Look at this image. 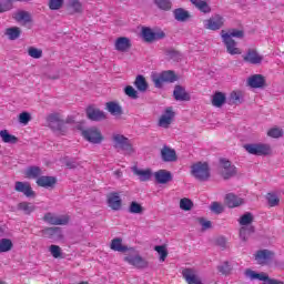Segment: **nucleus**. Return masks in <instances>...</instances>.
<instances>
[{"label":"nucleus","mask_w":284,"mask_h":284,"mask_svg":"<svg viewBox=\"0 0 284 284\" xmlns=\"http://www.w3.org/2000/svg\"><path fill=\"white\" fill-rule=\"evenodd\" d=\"M225 101H226L225 93L221 91H216L212 98V105H214V108H223V105H225Z\"/></svg>","instance_id":"obj_32"},{"label":"nucleus","mask_w":284,"mask_h":284,"mask_svg":"<svg viewBox=\"0 0 284 284\" xmlns=\"http://www.w3.org/2000/svg\"><path fill=\"white\" fill-rule=\"evenodd\" d=\"M111 250H113V252H128V246L123 245V240L116 237L113 239L111 241V245H110Z\"/></svg>","instance_id":"obj_37"},{"label":"nucleus","mask_w":284,"mask_h":284,"mask_svg":"<svg viewBox=\"0 0 284 284\" xmlns=\"http://www.w3.org/2000/svg\"><path fill=\"white\" fill-rule=\"evenodd\" d=\"M18 210L24 212V214H31L32 212H34V210H37V206H34V204L30 202H20L18 204Z\"/></svg>","instance_id":"obj_42"},{"label":"nucleus","mask_w":284,"mask_h":284,"mask_svg":"<svg viewBox=\"0 0 284 284\" xmlns=\"http://www.w3.org/2000/svg\"><path fill=\"white\" fill-rule=\"evenodd\" d=\"M42 234L45 239H54V236L61 239V227H47L42 231Z\"/></svg>","instance_id":"obj_35"},{"label":"nucleus","mask_w":284,"mask_h":284,"mask_svg":"<svg viewBox=\"0 0 284 284\" xmlns=\"http://www.w3.org/2000/svg\"><path fill=\"white\" fill-rule=\"evenodd\" d=\"M42 174L41 168L39 166H29L26 172V179H39Z\"/></svg>","instance_id":"obj_36"},{"label":"nucleus","mask_w":284,"mask_h":284,"mask_svg":"<svg viewBox=\"0 0 284 284\" xmlns=\"http://www.w3.org/2000/svg\"><path fill=\"white\" fill-rule=\"evenodd\" d=\"M243 203H245V200H243L242 197L237 196L234 193H227L224 197V204L230 209L241 207Z\"/></svg>","instance_id":"obj_19"},{"label":"nucleus","mask_w":284,"mask_h":284,"mask_svg":"<svg viewBox=\"0 0 284 284\" xmlns=\"http://www.w3.org/2000/svg\"><path fill=\"white\" fill-rule=\"evenodd\" d=\"M124 94L129 97V99H139V91L132 85H126L124 88Z\"/></svg>","instance_id":"obj_50"},{"label":"nucleus","mask_w":284,"mask_h":284,"mask_svg":"<svg viewBox=\"0 0 284 284\" xmlns=\"http://www.w3.org/2000/svg\"><path fill=\"white\" fill-rule=\"evenodd\" d=\"M43 221L49 223V225H68L70 223V215H57L49 212L44 214Z\"/></svg>","instance_id":"obj_7"},{"label":"nucleus","mask_w":284,"mask_h":284,"mask_svg":"<svg viewBox=\"0 0 284 284\" xmlns=\"http://www.w3.org/2000/svg\"><path fill=\"white\" fill-rule=\"evenodd\" d=\"M60 122H61V116L59 115V113H51L47 116V123L49 128H52L54 123H60Z\"/></svg>","instance_id":"obj_55"},{"label":"nucleus","mask_w":284,"mask_h":284,"mask_svg":"<svg viewBox=\"0 0 284 284\" xmlns=\"http://www.w3.org/2000/svg\"><path fill=\"white\" fill-rule=\"evenodd\" d=\"M241 99H243V93H241V91L231 92L230 100L232 103H241Z\"/></svg>","instance_id":"obj_59"},{"label":"nucleus","mask_w":284,"mask_h":284,"mask_svg":"<svg viewBox=\"0 0 284 284\" xmlns=\"http://www.w3.org/2000/svg\"><path fill=\"white\" fill-rule=\"evenodd\" d=\"M49 252L53 256V258H61V246L52 244L49 247Z\"/></svg>","instance_id":"obj_57"},{"label":"nucleus","mask_w":284,"mask_h":284,"mask_svg":"<svg viewBox=\"0 0 284 284\" xmlns=\"http://www.w3.org/2000/svg\"><path fill=\"white\" fill-rule=\"evenodd\" d=\"M142 38L146 43H152L159 39H165V32L161 31L155 33L152 29L145 27L142 29Z\"/></svg>","instance_id":"obj_15"},{"label":"nucleus","mask_w":284,"mask_h":284,"mask_svg":"<svg viewBox=\"0 0 284 284\" xmlns=\"http://www.w3.org/2000/svg\"><path fill=\"white\" fill-rule=\"evenodd\" d=\"M266 200H267L270 207H276V205H278V203H281V199H278V195L274 194V193H267Z\"/></svg>","instance_id":"obj_49"},{"label":"nucleus","mask_w":284,"mask_h":284,"mask_svg":"<svg viewBox=\"0 0 284 284\" xmlns=\"http://www.w3.org/2000/svg\"><path fill=\"white\" fill-rule=\"evenodd\" d=\"M191 3L200 10V12H203L204 14H210L212 12V7L207 3V0H190Z\"/></svg>","instance_id":"obj_29"},{"label":"nucleus","mask_w":284,"mask_h":284,"mask_svg":"<svg viewBox=\"0 0 284 284\" xmlns=\"http://www.w3.org/2000/svg\"><path fill=\"white\" fill-rule=\"evenodd\" d=\"M247 85L253 89H262L265 87V78L263 74H253L247 79Z\"/></svg>","instance_id":"obj_22"},{"label":"nucleus","mask_w":284,"mask_h":284,"mask_svg":"<svg viewBox=\"0 0 284 284\" xmlns=\"http://www.w3.org/2000/svg\"><path fill=\"white\" fill-rule=\"evenodd\" d=\"M267 136L271 139H281V136H283V129L272 128L267 131Z\"/></svg>","instance_id":"obj_53"},{"label":"nucleus","mask_w":284,"mask_h":284,"mask_svg":"<svg viewBox=\"0 0 284 284\" xmlns=\"http://www.w3.org/2000/svg\"><path fill=\"white\" fill-rule=\"evenodd\" d=\"M87 116L90 121H103V119H105V113L94 106H89L87 109Z\"/></svg>","instance_id":"obj_27"},{"label":"nucleus","mask_w":284,"mask_h":284,"mask_svg":"<svg viewBox=\"0 0 284 284\" xmlns=\"http://www.w3.org/2000/svg\"><path fill=\"white\" fill-rule=\"evenodd\" d=\"M12 247H14L12 240L6 237L0 239V254L11 252Z\"/></svg>","instance_id":"obj_39"},{"label":"nucleus","mask_w":284,"mask_h":284,"mask_svg":"<svg viewBox=\"0 0 284 284\" xmlns=\"http://www.w3.org/2000/svg\"><path fill=\"white\" fill-rule=\"evenodd\" d=\"M106 110L113 114V116H121V114H123V110L121 109V106L119 104H116L115 102H108L106 103Z\"/></svg>","instance_id":"obj_41"},{"label":"nucleus","mask_w":284,"mask_h":284,"mask_svg":"<svg viewBox=\"0 0 284 284\" xmlns=\"http://www.w3.org/2000/svg\"><path fill=\"white\" fill-rule=\"evenodd\" d=\"M256 232V229L253 226H241L240 229V239L242 241H247L252 234Z\"/></svg>","instance_id":"obj_38"},{"label":"nucleus","mask_w":284,"mask_h":284,"mask_svg":"<svg viewBox=\"0 0 284 284\" xmlns=\"http://www.w3.org/2000/svg\"><path fill=\"white\" fill-rule=\"evenodd\" d=\"M254 258L257 265H270V263H272V258H274V252L270 250H260L254 254Z\"/></svg>","instance_id":"obj_10"},{"label":"nucleus","mask_w":284,"mask_h":284,"mask_svg":"<svg viewBox=\"0 0 284 284\" xmlns=\"http://www.w3.org/2000/svg\"><path fill=\"white\" fill-rule=\"evenodd\" d=\"M118 179H121V176H123V172H121L120 170L114 171L113 173Z\"/></svg>","instance_id":"obj_63"},{"label":"nucleus","mask_w":284,"mask_h":284,"mask_svg":"<svg viewBox=\"0 0 284 284\" xmlns=\"http://www.w3.org/2000/svg\"><path fill=\"white\" fill-rule=\"evenodd\" d=\"M108 206L115 212H119L123 205V200H121V195L119 192H111L106 196Z\"/></svg>","instance_id":"obj_13"},{"label":"nucleus","mask_w":284,"mask_h":284,"mask_svg":"<svg viewBox=\"0 0 284 284\" xmlns=\"http://www.w3.org/2000/svg\"><path fill=\"white\" fill-rule=\"evenodd\" d=\"M133 85H135L138 92H148V80L143 75H136Z\"/></svg>","instance_id":"obj_31"},{"label":"nucleus","mask_w":284,"mask_h":284,"mask_svg":"<svg viewBox=\"0 0 284 284\" xmlns=\"http://www.w3.org/2000/svg\"><path fill=\"white\" fill-rule=\"evenodd\" d=\"M180 207L184 212H190V210H192V207H194V203L192 202V200H190L187 197H183L180 200Z\"/></svg>","instance_id":"obj_47"},{"label":"nucleus","mask_w":284,"mask_h":284,"mask_svg":"<svg viewBox=\"0 0 284 284\" xmlns=\"http://www.w3.org/2000/svg\"><path fill=\"white\" fill-rule=\"evenodd\" d=\"M133 174L139 178V181L145 183L152 180V169H139L136 166L133 168Z\"/></svg>","instance_id":"obj_25"},{"label":"nucleus","mask_w":284,"mask_h":284,"mask_svg":"<svg viewBox=\"0 0 284 284\" xmlns=\"http://www.w3.org/2000/svg\"><path fill=\"white\" fill-rule=\"evenodd\" d=\"M154 251L158 252L160 261L163 263L168 258V247L165 245H156Z\"/></svg>","instance_id":"obj_48"},{"label":"nucleus","mask_w":284,"mask_h":284,"mask_svg":"<svg viewBox=\"0 0 284 284\" xmlns=\"http://www.w3.org/2000/svg\"><path fill=\"white\" fill-rule=\"evenodd\" d=\"M0 284H7L6 282H3V281H0Z\"/></svg>","instance_id":"obj_64"},{"label":"nucleus","mask_w":284,"mask_h":284,"mask_svg":"<svg viewBox=\"0 0 284 284\" xmlns=\"http://www.w3.org/2000/svg\"><path fill=\"white\" fill-rule=\"evenodd\" d=\"M114 48L118 52H128L132 48V42L130 38L120 37L115 40Z\"/></svg>","instance_id":"obj_23"},{"label":"nucleus","mask_w":284,"mask_h":284,"mask_svg":"<svg viewBox=\"0 0 284 284\" xmlns=\"http://www.w3.org/2000/svg\"><path fill=\"white\" fill-rule=\"evenodd\" d=\"M6 34L11 41H14L21 37V29L18 27L8 28Z\"/></svg>","instance_id":"obj_43"},{"label":"nucleus","mask_w":284,"mask_h":284,"mask_svg":"<svg viewBox=\"0 0 284 284\" xmlns=\"http://www.w3.org/2000/svg\"><path fill=\"white\" fill-rule=\"evenodd\" d=\"M14 190L16 192H20L21 194L27 196V199H34V196H37V193L34 192V190H32V185L30 184V182L18 181L14 184Z\"/></svg>","instance_id":"obj_12"},{"label":"nucleus","mask_w":284,"mask_h":284,"mask_svg":"<svg viewBox=\"0 0 284 284\" xmlns=\"http://www.w3.org/2000/svg\"><path fill=\"white\" fill-rule=\"evenodd\" d=\"M14 19L18 23H21L24 28L30 30L32 28V16L28 11H19L14 14Z\"/></svg>","instance_id":"obj_18"},{"label":"nucleus","mask_w":284,"mask_h":284,"mask_svg":"<svg viewBox=\"0 0 284 284\" xmlns=\"http://www.w3.org/2000/svg\"><path fill=\"white\" fill-rule=\"evenodd\" d=\"M220 163H221L220 174L225 181L236 175V166L232 165V163L229 160L222 159L220 160Z\"/></svg>","instance_id":"obj_11"},{"label":"nucleus","mask_w":284,"mask_h":284,"mask_svg":"<svg viewBox=\"0 0 284 284\" xmlns=\"http://www.w3.org/2000/svg\"><path fill=\"white\" fill-rule=\"evenodd\" d=\"M32 116H30V113L22 112L19 114V123H22L23 125H28L30 123Z\"/></svg>","instance_id":"obj_61"},{"label":"nucleus","mask_w":284,"mask_h":284,"mask_svg":"<svg viewBox=\"0 0 284 284\" xmlns=\"http://www.w3.org/2000/svg\"><path fill=\"white\" fill-rule=\"evenodd\" d=\"M28 54L31 59H41V57H43V50L36 47H29Z\"/></svg>","instance_id":"obj_46"},{"label":"nucleus","mask_w":284,"mask_h":284,"mask_svg":"<svg viewBox=\"0 0 284 284\" xmlns=\"http://www.w3.org/2000/svg\"><path fill=\"white\" fill-rule=\"evenodd\" d=\"M161 74H162V79L164 80L165 83H174V81H176V79H179L176 77V73H174V71H172V70L163 71Z\"/></svg>","instance_id":"obj_45"},{"label":"nucleus","mask_w":284,"mask_h":284,"mask_svg":"<svg viewBox=\"0 0 284 284\" xmlns=\"http://www.w3.org/2000/svg\"><path fill=\"white\" fill-rule=\"evenodd\" d=\"M152 81L155 85V88H163V83H165V80L163 79L162 73L160 75H152Z\"/></svg>","instance_id":"obj_60"},{"label":"nucleus","mask_w":284,"mask_h":284,"mask_svg":"<svg viewBox=\"0 0 284 284\" xmlns=\"http://www.w3.org/2000/svg\"><path fill=\"white\" fill-rule=\"evenodd\" d=\"M153 176L159 185H168V183H170L173 179L172 172L165 169L156 171L155 173H153Z\"/></svg>","instance_id":"obj_16"},{"label":"nucleus","mask_w":284,"mask_h":284,"mask_svg":"<svg viewBox=\"0 0 284 284\" xmlns=\"http://www.w3.org/2000/svg\"><path fill=\"white\" fill-rule=\"evenodd\" d=\"M191 174L196 181H210V165L207 162H196L191 165Z\"/></svg>","instance_id":"obj_1"},{"label":"nucleus","mask_w":284,"mask_h":284,"mask_svg":"<svg viewBox=\"0 0 284 284\" xmlns=\"http://www.w3.org/2000/svg\"><path fill=\"white\" fill-rule=\"evenodd\" d=\"M173 17L175 21H179L180 23H185L190 21V19H192V13L183 8H178L173 10Z\"/></svg>","instance_id":"obj_24"},{"label":"nucleus","mask_w":284,"mask_h":284,"mask_svg":"<svg viewBox=\"0 0 284 284\" xmlns=\"http://www.w3.org/2000/svg\"><path fill=\"white\" fill-rule=\"evenodd\" d=\"M182 276L187 284H203L201 277L196 275V271H194V268H184L182 271Z\"/></svg>","instance_id":"obj_21"},{"label":"nucleus","mask_w":284,"mask_h":284,"mask_svg":"<svg viewBox=\"0 0 284 284\" xmlns=\"http://www.w3.org/2000/svg\"><path fill=\"white\" fill-rule=\"evenodd\" d=\"M210 210L213 212V214H223L225 206H223L220 202H212Z\"/></svg>","instance_id":"obj_51"},{"label":"nucleus","mask_w":284,"mask_h":284,"mask_svg":"<svg viewBox=\"0 0 284 284\" xmlns=\"http://www.w3.org/2000/svg\"><path fill=\"white\" fill-rule=\"evenodd\" d=\"M129 212L130 214H143V206L138 202H131Z\"/></svg>","instance_id":"obj_52"},{"label":"nucleus","mask_w":284,"mask_h":284,"mask_svg":"<svg viewBox=\"0 0 284 284\" xmlns=\"http://www.w3.org/2000/svg\"><path fill=\"white\" fill-rule=\"evenodd\" d=\"M161 159L164 161V163H174L175 161H179V156L176 155V151L168 145H164L161 149Z\"/></svg>","instance_id":"obj_17"},{"label":"nucleus","mask_w":284,"mask_h":284,"mask_svg":"<svg viewBox=\"0 0 284 284\" xmlns=\"http://www.w3.org/2000/svg\"><path fill=\"white\" fill-rule=\"evenodd\" d=\"M65 0H49V10H61Z\"/></svg>","instance_id":"obj_56"},{"label":"nucleus","mask_w":284,"mask_h":284,"mask_svg":"<svg viewBox=\"0 0 284 284\" xmlns=\"http://www.w3.org/2000/svg\"><path fill=\"white\" fill-rule=\"evenodd\" d=\"M221 37H230V39H243V37H245V32L239 29H230L227 32L225 30H222Z\"/></svg>","instance_id":"obj_33"},{"label":"nucleus","mask_w":284,"mask_h":284,"mask_svg":"<svg viewBox=\"0 0 284 284\" xmlns=\"http://www.w3.org/2000/svg\"><path fill=\"white\" fill-rule=\"evenodd\" d=\"M36 183L39 187L52 189L57 185V178L42 175L37 179Z\"/></svg>","instance_id":"obj_26"},{"label":"nucleus","mask_w":284,"mask_h":284,"mask_svg":"<svg viewBox=\"0 0 284 284\" xmlns=\"http://www.w3.org/2000/svg\"><path fill=\"white\" fill-rule=\"evenodd\" d=\"M244 150H246L248 154H253V156H268V154H272V146L265 143L245 144Z\"/></svg>","instance_id":"obj_3"},{"label":"nucleus","mask_w":284,"mask_h":284,"mask_svg":"<svg viewBox=\"0 0 284 284\" xmlns=\"http://www.w3.org/2000/svg\"><path fill=\"white\" fill-rule=\"evenodd\" d=\"M174 116H176L174 109L172 106L166 108L159 119V128H164L165 130H168V128L172 125Z\"/></svg>","instance_id":"obj_8"},{"label":"nucleus","mask_w":284,"mask_h":284,"mask_svg":"<svg viewBox=\"0 0 284 284\" xmlns=\"http://www.w3.org/2000/svg\"><path fill=\"white\" fill-rule=\"evenodd\" d=\"M67 10L69 14H81L83 12V4L79 0H69Z\"/></svg>","instance_id":"obj_28"},{"label":"nucleus","mask_w":284,"mask_h":284,"mask_svg":"<svg viewBox=\"0 0 284 284\" xmlns=\"http://www.w3.org/2000/svg\"><path fill=\"white\" fill-rule=\"evenodd\" d=\"M173 97L175 101H190V94H187V92H185V88L181 85H175Z\"/></svg>","instance_id":"obj_30"},{"label":"nucleus","mask_w":284,"mask_h":284,"mask_svg":"<svg viewBox=\"0 0 284 284\" xmlns=\"http://www.w3.org/2000/svg\"><path fill=\"white\" fill-rule=\"evenodd\" d=\"M0 138L3 143H11V144L19 143V138H17L13 134H10V132H8V130H1Z\"/></svg>","instance_id":"obj_34"},{"label":"nucleus","mask_w":284,"mask_h":284,"mask_svg":"<svg viewBox=\"0 0 284 284\" xmlns=\"http://www.w3.org/2000/svg\"><path fill=\"white\" fill-rule=\"evenodd\" d=\"M223 26H225V18L219 13L213 14L211 18L204 21L205 30L216 31L221 30Z\"/></svg>","instance_id":"obj_6"},{"label":"nucleus","mask_w":284,"mask_h":284,"mask_svg":"<svg viewBox=\"0 0 284 284\" xmlns=\"http://www.w3.org/2000/svg\"><path fill=\"white\" fill-rule=\"evenodd\" d=\"M200 223H201L203 230H210V227H212L211 221L201 220Z\"/></svg>","instance_id":"obj_62"},{"label":"nucleus","mask_w":284,"mask_h":284,"mask_svg":"<svg viewBox=\"0 0 284 284\" xmlns=\"http://www.w3.org/2000/svg\"><path fill=\"white\" fill-rule=\"evenodd\" d=\"M222 41L226 48V52L231 55L241 54V49L236 47V41L230 36H222Z\"/></svg>","instance_id":"obj_20"},{"label":"nucleus","mask_w":284,"mask_h":284,"mask_svg":"<svg viewBox=\"0 0 284 284\" xmlns=\"http://www.w3.org/2000/svg\"><path fill=\"white\" fill-rule=\"evenodd\" d=\"M239 223L241 227L253 226L252 223H254V215H252L250 212H246L240 217Z\"/></svg>","instance_id":"obj_40"},{"label":"nucleus","mask_w":284,"mask_h":284,"mask_svg":"<svg viewBox=\"0 0 284 284\" xmlns=\"http://www.w3.org/2000/svg\"><path fill=\"white\" fill-rule=\"evenodd\" d=\"M12 10V2L10 0H0V13Z\"/></svg>","instance_id":"obj_58"},{"label":"nucleus","mask_w":284,"mask_h":284,"mask_svg":"<svg viewBox=\"0 0 284 284\" xmlns=\"http://www.w3.org/2000/svg\"><path fill=\"white\" fill-rule=\"evenodd\" d=\"M81 134L85 141L93 143V145H99L105 140L103 133H101V130L97 126L84 129Z\"/></svg>","instance_id":"obj_2"},{"label":"nucleus","mask_w":284,"mask_h":284,"mask_svg":"<svg viewBox=\"0 0 284 284\" xmlns=\"http://www.w3.org/2000/svg\"><path fill=\"white\" fill-rule=\"evenodd\" d=\"M243 61L251 63V65H258L263 63V55L258 54L256 49H248L246 54L243 55Z\"/></svg>","instance_id":"obj_14"},{"label":"nucleus","mask_w":284,"mask_h":284,"mask_svg":"<svg viewBox=\"0 0 284 284\" xmlns=\"http://www.w3.org/2000/svg\"><path fill=\"white\" fill-rule=\"evenodd\" d=\"M112 141L115 150H123L126 154H132L134 152V148L132 146V143H130V139L123 134L114 133L112 135Z\"/></svg>","instance_id":"obj_4"},{"label":"nucleus","mask_w":284,"mask_h":284,"mask_svg":"<svg viewBox=\"0 0 284 284\" xmlns=\"http://www.w3.org/2000/svg\"><path fill=\"white\" fill-rule=\"evenodd\" d=\"M245 276H247L251 281H262L263 284H281L283 281H278L276 278H271L270 275L265 272L256 273L251 268L245 271Z\"/></svg>","instance_id":"obj_5"},{"label":"nucleus","mask_w":284,"mask_h":284,"mask_svg":"<svg viewBox=\"0 0 284 284\" xmlns=\"http://www.w3.org/2000/svg\"><path fill=\"white\" fill-rule=\"evenodd\" d=\"M217 270L220 274H223V276L232 274V266L229 262H224L222 265L217 266Z\"/></svg>","instance_id":"obj_54"},{"label":"nucleus","mask_w":284,"mask_h":284,"mask_svg":"<svg viewBox=\"0 0 284 284\" xmlns=\"http://www.w3.org/2000/svg\"><path fill=\"white\" fill-rule=\"evenodd\" d=\"M132 255L125 256L124 261L129 263V265H133V267H138L139 270H143L148 267V262L141 257V255L136 254L134 248H130Z\"/></svg>","instance_id":"obj_9"},{"label":"nucleus","mask_w":284,"mask_h":284,"mask_svg":"<svg viewBox=\"0 0 284 284\" xmlns=\"http://www.w3.org/2000/svg\"><path fill=\"white\" fill-rule=\"evenodd\" d=\"M155 6L163 10L164 12H169V10H172V1L171 0H155Z\"/></svg>","instance_id":"obj_44"}]
</instances>
